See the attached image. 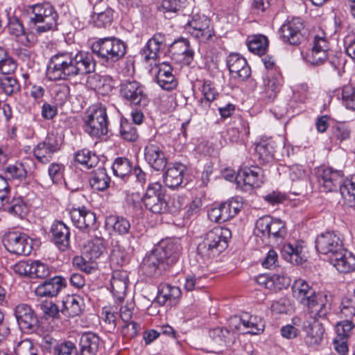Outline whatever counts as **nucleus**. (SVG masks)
I'll list each match as a JSON object with an SVG mask.
<instances>
[{
  "label": "nucleus",
  "mask_w": 355,
  "mask_h": 355,
  "mask_svg": "<svg viewBox=\"0 0 355 355\" xmlns=\"http://www.w3.org/2000/svg\"><path fill=\"white\" fill-rule=\"evenodd\" d=\"M8 32L10 35L20 39V42L27 45L29 42L27 37H25L24 28L22 23L16 17H10L8 24Z\"/></svg>",
  "instance_id": "49530a36"
},
{
  "label": "nucleus",
  "mask_w": 355,
  "mask_h": 355,
  "mask_svg": "<svg viewBox=\"0 0 355 355\" xmlns=\"http://www.w3.org/2000/svg\"><path fill=\"white\" fill-rule=\"evenodd\" d=\"M209 336L216 344L220 346L230 347L235 343L236 339V336L234 332L222 327L211 329L209 331Z\"/></svg>",
  "instance_id": "7c9ffc66"
},
{
  "label": "nucleus",
  "mask_w": 355,
  "mask_h": 355,
  "mask_svg": "<svg viewBox=\"0 0 355 355\" xmlns=\"http://www.w3.org/2000/svg\"><path fill=\"white\" fill-rule=\"evenodd\" d=\"M14 313L20 329L26 333H33L37 329L38 319L31 306L21 303L14 309Z\"/></svg>",
  "instance_id": "ddd939ff"
},
{
  "label": "nucleus",
  "mask_w": 355,
  "mask_h": 355,
  "mask_svg": "<svg viewBox=\"0 0 355 355\" xmlns=\"http://www.w3.org/2000/svg\"><path fill=\"white\" fill-rule=\"evenodd\" d=\"M31 278L44 279L47 277L50 274L49 266L40 261H32L31 263Z\"/></svg>",
  "instance_id": "bf43d9fd"
},
{
  "label": "nucleus",
  "mask_w": 355,
  "mask_h": 355,
  "mask_svg": "<svg viewBox=\"0 0 355 355\" xmlns=\"http://www.w3.org/2000/svg\"><path fill=\"white\" fill-rule=\"evenodd\" d=\"M268 39L262 35L252 36L248 42L249 50L257 55H263L265 53L268 47Z\"/></svg>",
  "instance_id": "de8ad7c7"
},
{
  "label": "nucleus",
  "mask_w": 355,
  "mask_h": 355,
  "mask_svg": "<svg viewBox=\"0 0 355 355\" xmlns=\"http://www.w3.org/2000/svg\"><path fill=\"white\" fill-rule=\"evenodd\" d=\"M7 250L12 254L28 256L32 251V240L25 233L12 232L3 238Z\"/></svg>",
  "instance_id": "9b49d317"
},
{
  "label": "nucleus",
  "mask_w": 355,
  "mask_h": 355,
  "mask_svg": "<svg viewBox=\"0 0 355 355\" xmlns=\"http://www.w3.org/2000/svg\"><path fill=\"white\" fill-rule=\"evenodd\" d=\"M171 51L173 55L183 56L185 63L189 64L193 60L194 53L190 49L189 42L187 40L174 42L171 46Z\"/></svg>",
  "instance_id": "79ce46f5"
},
{
  "label": "nucleus",
  "mask_w": 355,
  "mask_h": 355,
  "mask_svg": "<svg viewBox=\"0 0 355 355\" xmlns=\"http://www.w3.org/2000/svg\"><path fill=\"white\" fill-rule=\"evenodd\" d=\"M280 84L275 78H268L263 80V92L266 99L272 101L279 90Z\"/></svg>",
  "instance_id": "5fc2aeb1"
},
{
  "label": "nucleus",
  "mask_w": 355,
  "mask_h": 355,
  "mask_svg": "<svg viewBox=\"0 0 355 355\" xmlns=\"http://www.w3.org/2000/svg\"><path fill=\"white\" fill-rule=\"evenodd\" d=\"M330 263L340 272H350L355 270V256L345 248L329 258Z\"/></svg>",
  "instance_id": "cd10ccee"
},
{
  "label": "nucleus",
  "mask_w": 355,
  "mask_h": 355,
  "mask_svg": "<svg viewBox=\"0 0 355 355\" xmlns=\"http://www.w3.org/2000/svg\"><path fill=\"white\" fill-rule=\"evenodd\" d=\"M231 232L228 228L216 227L207 232L196 249V260L199 266L210 262L227 247Z\"/></svg>",
  "instance_id": "f03ea898"
},
{
  "label": "nucleus",
  "mask_w": 355,
  "mask_h": 355,
  "mask_svg": "<svg viewBox=\"0 0 355 355\" xmlns=\"http://www.w3.org/2000/svg\"><path fill=\"white\" fill-rule=\"evenodd\" d=\"M329 50L328 42L324 37L315 35L312 49L306 53L305 60L313 65H320L324 62Z\"/></svg>",
  "instance_id": "412c9836"
},
{
  "label": "nucleus",
  "mask_w": 355,
  "mask_h": 355,
  "mask_svg": "<svg viewBox=\"0 0 355 355\" xmlns=\"http://www.w3.org/2000/svg\"><path fill=\"white\" fill-rule=\"evenodd\" d=\"M75 160L88 169L96 166L99 162L97 155L87 149L78 151L75 155Z\"/></svg>",
  "instance_id": "a18cd8bd"
},
{
  "label": "nucleus",
  "mask_w": 355,
  "mask_h": 355,
  "mask_svg": "<svg viewBox=\"0 0 355 355\" xmlns=\"http://www.w3.org/2000/svg\"><path fill=\"white\" fill-rule=\"evenodd\" d=\"M107 243L101 236H94L84 246L85 252L89 254V259L100 257L106 252Z\"/></svg>",
  "instance_id": "c9c22d12"
},
{
  "label": "nucleus",
  "mask_w": 355,
  "mask_h": 355,
  "mask_svg": "<svg viewBox=\"0 0 355 355\" xmlns=\"http://www.w3.org/2000/svg\"><path fill=\"white\" fill-rule=\"evenodd\" d=\"M30 23L37 33H43L56 29L58 14L49 3L35 4L30 8Z\"/></svg>",
  "instance_id": "7ed1b4c3"
},
{
  "label": "nucleus",
  "mask_w": 355,
  "mask_h": 355,
  "mask_svg": "<svg viewBox=\"0 0 355 355\" xmlns=\"http://www.w3.org/2000/svg\"><path fill=\"white\" fill-rule=\"evenodd\" d=\"M120 134L128 141H135L138 137L137 128L127 120L121 121L120 125Z\"/></svg>",
  "instance_id": "13d9d810"
},
{
  "label": "nucleus",
  "mask_w": 355,
  "mask_h": 355,
  "mask_svg": "<svg viewBox=\"0 0 355 355\" xmlns=\"http://www.w3.org/2000/svg\"><path fill=\"white\" fill-rule=\"evenodd\" d=\"M241 320H243V326L249 329L246 334L258 335L264 330V322L259 316L245 313L241 315Z\"/></svg>",
  "instance_id": "e433bc0d"
},
{
  "label": "nucleus",
  "mask_w": 355,
  "mask_h": 355,
  "mask_svg": "<svg viewBox=\"0 0 355 355\" xmlns=\"http://www.w3.org/2000/svg\"><path fill=\"white\" fill-rule=\"evenodd\" d=\"M166 44V37L161 33H155L149 39L146 45L141 49L140 53L144 60L146 63L157 65V60L159 58V53Z\"/></svg>",
  "instance_id": "4468645a"
},
{
  "label": "nucleus",
  "mask_w": 355,
  "mask_h": 355,
  "mask_svg": "<svg viewBox=\"0 0 355 355\" xmlns=\"http://www.w3.org/2000/svg\"><path fill=\"white\" fill-rule=\"evenodd\" d=\"M281 252L282 257L292 264H302L306 259L303 242L284 244Z\"/></svg>",
  "instance_id": "bb28decb"
},
{
  "label": "nucleus",
  "mask_w": 355,
  "mask_h": 355,
  "mask_svg": "<svg viewBox=\"0 0 355 355\" xmlns=\"http://www.w3.org/2000/svg\"><path fill=\"white\" fill-rule=\"evenodd\" d=\"M166 267H168L166 263L154 248L144 259L141 265V271L147 277H155L159 276L163 270H166Z\"/></svg>",
  "instance_id": "6ab92c4d"
},
{
  "label": "nucleus",
  "mask_w": 355,
  "mask_h": 355,
  "mask_svg": "<svg viewBox=\"0 0 355 355\" xmlns=\"http://www.w3.org/2000/svg\"><path fill=\"white\" fill-rule=\"evenodd\" d=\"M303 21L300 17L287 19L279 28L280 40L286 44L299 46L304 40Z\"/></svg>",
  "instance_id": "6e6552de"
},
{
  "label": "nucleus",
  "mask_w": 355,
  "mask_h": 355,
  "mask_svg": "<svg viewBox=\"0 0 355 355\" xmlns=\"http://www.w3.org/2000/svg\"><path fill=\"white\" fill-rule=\"evenodd\" d=\"M342 103L348 110H355V86L348 84L341 89Z\"/></svg>",
  "instance_id": "6e6d98bb"
},
{
  "label": "nucleus",
  "mask_w": 355,
  "mask_h": 355,
  "mask_svg": "<svg viewBox=\"0 0 355 355\" xmlns=\"http://www.w3.org/2000/svg\"><path fill=\"white\" fill-rule=\"evenodd\" d=\"M89 83L92 87L102 94H108L114 87L113 80L109 76L94 74L89 77Z\"/></svg>",
  "instance_id": "58836bf2"
},
{
  "label": "nucleus",
  "mask_w": 355,
  "mask_h": 355,
  "mask_svg": "<svg viewBox=\"0 0 355 355\" xmlns=\"http://www.w3.org/2000/svg\"><path fill=\"white\" fill-rule=\"evenodd\" d=\"M120 96L132 105L144 107L148 104V98L144 86L136 80H125L119 86Z\"/></svg>",
  "instance_id": "0eeeda50"
},
{
  "label": "nucleus",
  "mask_w": 355,
  "mask_h": 355,
  "mask_svg": "<svg viewBox=\"0 0 355 355\" xmlns=\"http://www.w3.org/2000/svg\"><path fill=\"white\" fill-rule=\"evenodd\" d=\"M110 261L112 264L121 266L129 261V254L125 248L119 243L113 245L110 254Z\"/></svg>",
  "instance_id": "3c124183"
},
{
  "label": "nucleus",
  "mask_w": 355,
  "mask_h": 355,
  "mask_svg": "<svg viewBox=\"0 0 355 355\" xmlns=\"http://www.w3.org/2000/svg\"><path fill=\"white\" fill-rule=\"evenodd\" d=\"M342 171L331 168H324L319 171L318 182L320 189L324 192L336 191L344 181Z\"/></svg>",
  "instance_id": "2eb2a0df"
},
{
  "label": "nucleus",
  "mask_w": 355,
  "mask_h": 355,
  "mask_svg": "<svg viewBox=\"0 0 355 355\" xmlns=\"http://www.w3.org/2000/svg\"><path fill=\"white\" fill-rule=\"evenodd\" d=\"M340 309L341 313L345 317L354 316L355 314V296L343 297Z\"/></svg>",
  "instance_id": "0e129e2a"
},
{
  "label": "nucleus",
  "mask_w": 355,
  "mask_h": 355,
  "mask_svg": "<svg viewBox=\"0 0 355 355\" xmlns=\"http://www.w3.org/2000/svg\"><path fill=\"white\" fill-rule=\"evenodd\" d=\"M333 137L336 140L342 142L349 139L351 128L345 123H339L333 127Z\"/></svg>",
  "instance_id": "680f3d73"
},
{
  "label": "nucleus",
  "mask_w": 355,
  "mask_h": 355,
  "mask_svg": "<svg viewBox=\"0 0 355 355\" xmlns=\"http://www.w3.org/2000/svg\"><path fill=\"white\" fill-rule=\"evenodd\" d=\"M40 309L46 318H58L59 316V308L52 302L45 301L40 304Z\"/></svg>",
  "instance_id": "774afa93"
},
{
  "label": "nucleus",
  "mask_w": 355,
  "mask_h": 355,
  "mask_svg": "<svg viewBox=\"0 0 355 355\" xmlns=\"http://www.w3.org/2000/svg\"><path fill=\"white\" fill-rule=\"evenodd\" d=\"M59 150L60 144L58 138L51 133L48 134L45 139L34 148L33 154L38 162L47 164Z\"/></svg>",
  "instance_id": "dca6fc26"
},
{
  "label": "nucleus",
  "mask_w": 355,
  "mask_h": 355,
  "mask_svg": "<svg viewBox=\"0 0 355 355\" xmlns=\"http://www.w3.org/2000/svg\"><path fill=\"white\" fill-rule=\"evenodd\" d=\"M165 193L162 185L159 182L150 183L142 201L147 209L154 214H161L166 211Z\"/></svg>",
  "instance_id": "1a4fd4ad"
},
{
  "label": "nucleus",
  "mask_w": 355,
  "mask_h": 355,
  "mask_svg": "<svg viewBox=\"0 0 355 355\" xmlns=\"http://www.w3.org/2000/svg\"><path fill=\"white\" fill-rule=\"evenodd\" d=\"M89 182L94 189L103 191L109 187L110 178L103 167H99L93 172Z\"/></svg>",
  "instance_id": "ea45409f"
},
{
  "label": "nucleus",
  "mask_w": 355,
  "mask_h": 355,
  "mask_svg": "<svg viewBox=\"0 0 355 355\" xmlns=\"http://www.w3.org/2000/svg\"><path fill=\"white\" fill-rule=\"evenodd\" d=\"M107 110L101 104L92 106L85 118L84 130L90 136L100 138L108 132Z\"/></svg>",
  "instance_id": "39448f33"
},
{
  "label": "nucleus",
  "mask_w": 355,
  "mask_h": 355,
  "mask_svg": "<svg viewBox=\"0 0 355 355\" xmlns=\"http://www.w3.org/2000/svg\"><path fill=\"white\" fill-rule=\"evenodd\" d=\"M105 225L112 228L119 234H125L129 232L130 228V222L125 218L111 215L106 218Z\"/></svg>",
  "instance_id": "a19ab883"
},
{
  "label": "nucleus",
  "mask_w": 355,
  "mask_h": 355,
  "mask_svg": "<svg viewBox=\"0 0 355 355\" xmlns=\"http://www.w3.org/2000/svg\"><path fill=\"white\" fill-rule=\"evenodd\" d=\"M82 299L77 295H68L62 301L61 313L67 318H73L80 314Z\"/></svg>",
  "instance_id": "f704fd0d"
},
{
  "label": "nucleus",
  "mask_w": 355,
  "mask_h": 355,
  "mask_svg": "<svg viewBox=\"0 0 355 355\" xmlns=\"http://www.w3.org/2000/svg\"><path fill=\"white\" fill-rule=\"evenodd\" d=\"M286 234V229L284 223L279 219L272 218V223L268 236L269 242L279 243L284 240Z\"/></svg>",
  "instance_id": "c03bdc74"
},
{
  "label": "nucleus",
  "mask_w": 355,
  "mask_h": 355,
  "mask_svg": "<svg viewBox=\"0 0 355 355\" xmlns=\"http://www.w3.org/2000/svg\"><path fill=\"white\" fill-rule=\"evenodd\" d=\"M185 29L199 42H207L215 35L210 19L204 15H193L185 26Z\"/></svg>",
  "instance_id": "423d86ee"
},
{
  "label": "nucleus",
  "mask_w": 355,
  "mask_h": 355,
  "mask_svg": "<svg viewBox=\"0 0 355 355\" xmlns=\"http://www.w3.org/2000/svg\"><path fill=\"white\" fill-rule=\"evenodd\" d=\"M303 329L306 333L305 343L311 347L318 346L323 339L324 329L318 320H307L304 323Z\"/></svg>",
  "instance_id": "b1692460"
},
{
  "label": "nucleus",
  "mask_w": 355,
  "mask_h": 355,
  "mask_svg": "<svg viewBox=\"0 0 355 355\" xmlns=\"http://www.w3.org/2000/svg\"><path fill=\"white\" fill-rule=\"evenodd\" d=\"M271 223L272 218L269 216L259 218L255 224V235L261 237L263 239H268Z\"/></svg>",
  "instance_id": "4d7b16f0"
},
{
  "label": "nucleus",
  "mask_w": 355,
  "mask_h": 355,
  "mask_svg": "<svg viewBox=\"0 0 355 355\" xmlns=\"http://www.w3.org/2000/svg\"><path fill=\"white\" fill-rule=\"evenodd\" d=\"M255 150L263 162H269L273 159L275 148L270 141L260 142L256 146Z\"/></svg>",
  "instance_id": "864d4df0"
},
{
  "label": "nucleus",
  "mask_w": 355,
  "mask_h": 355,
  "mask_svg": "<svg viewBox=\"0 0 355 355\" xmlns=\"http://www.w3.org/2000/svg\"><path fill=\"white\" fill-rule=\"evenodd\" d=\"M70 216L73 225L83 231L93 228L95 225V214L84 206L71 209Z\"/></svg>",
  "instance_id": "5701e85b"
},
{
  "label": "nucleus",
  "mask_w": 355,
  "mask_h": 355,
  "mask_svg": "<svg viewBox=\"0 0 355 355\" xmlns=\"http://www.w3.org/2000/svg\"><path fill=\"white\" fill-rule=\"evenodd\" d=\"M186 166L175 163L169 166L164 174V182L166 187L174 189L181 185L183 181Z\"/></svg>",
  "instance_id": "c756f323"
},
{
  "label": "nucleus",
  "mask_w": 355,
  "mask_h": 355,
  "mask_svg": "<svg viewBox=\"0 0 355 355\" xmlns=\"http://www.w3.org/2000/svg\"><path fill=\"white\" fill-rule=\"evenodd\" d=\"M64 286V279L55 276L37 286L35 288V294L39 297H54Z\"/></svg>",
  "instance_id": "c85d7f7f"
},
{
  "label": "nucleus",
  "mask_w": 355,
  "mask_h": 355,
  "mask_svg": "<svg viewBox=\"0 0 355 355\" xmlns=\"http://www.w3.org/2000/svg\"><path fill=\"white\" fill-rule=\"evenodd\" d=\"M16 355H38L30 340L20 341L15 348Z\"/></svg>",
  "instance_id": "e2e57ef3"
},
{
  "label": "nucleus",
  "mask_w": 355,
  "mask_h": 355,
  "mask_svg": "<svg viewBox=\"0 0 355 355\" xmlns=\"http://www.w3.org/2000/svg\"><path fill=\"white\" fill-rule=\"evenodd\" d=\"M114 175L121 178H124L132 171V165L130 160L124 157L116 158L112 164Z\"/></svg>",
  "instance_id": "09e8293b"
},
{
  "label": "nucleus",
  "mask_w": 355,
  "mask_h": 355,
  "mask_svg": "<svg viewBox=\"0 0 355 355\" xmlns=\"http://www.w3.org/2000/svg\"><path fill=\"white\" fill-rule=\"evenodd\" d=\"M317 251L323 254H329V258L343 250V241L334 232H326L318 236L315 240Z\"/></svg>",
  "instance_id": "f8f14e48"
},
{
  "label": "nucleus",
  "mask_w": 355,
  "mask_h": 355,
  "mask_svg": "<svg viewBox=\"0 0 355 355\" xmlns=\"http://www.w3.org/2000/svg\"><path fill=\"white\" fill-rule=\"evenodd\" d=\"M168 266L174 265L179 259L182 247L178 239L161 241L155 248Z\"/></svg>",
  "instance_id": "f3484780"
},
{
  "label": "nucleus",
  "mask_w": 355,
  "mask_h": 355,
  "mask_svg": "<svg viewBox=\"0 0 355 355\" xmlns=\"http://www.w3.org/2000/svg\"><path fill=\"white\" fill-rule=\"evenodd\" d=\"M95 69L92 55L83 53L62 52L51 57L47 69L50 80H65L71 76L90 73Z\"/></svg>",
  "instance_id": "f257e3e1"
},
{
  "label": "nucleus",
  "mask_w": 355,
  "mask_h": 355,
  "mask_svg": "<svg viewBox=\"0 0 355 355\" xmlns=\"http://www.w3.org/2000/svg\"><path fill=\"white\" fill-rule=\"evenodd\" d=\"M52 241L60 251L64 252L69 248L70 231L62 221H55L51 227Z\"/></svg>",
  "instance_id": "393cba45"
},
{
  "label": "nucleus",
  "mask_w": 355,
  "mask_h": 355,
  "mask_svg": "<svg viewBox=\"0 0 355 355\" xmlns=\"http://www.w3.org/2000/svg\"><path fill=\"white\" fill-rule=\"evenodd\" d=\"M72 263L77 268L87 274L93 272L96 268V265L94 261L86 260L82 256H76L73 258Z\"/></svg>",
  "instance_id": "052dcab7"
},
{
  "label": "nucleus",
  "mask_w": 355,
  "mask_h": 355,
  "mask_svg": "<svg viewBox=\"0 0 355 355\" xmlns=\"http://www.w3.org/2000/svg\"><path fill=\"white\" fill-rule=\"evenodd\" d=\"M292 291L293 296L304 305L309 299L317 294L308 283L302 279H296L293 282Z\"/></svg>",
  "instance_id": "2f4dec72"
},
{
  "label": "nucleus",
  "mask_w": 355,
  "mask_h": 355,
  "mask_svg": "<svg viewBox=\"0 0 355 355\" xmlns=\"http://www.w3.org/2000/svg\"><path fill=\"white\" fill-rule=\"evenodd\" d=\"M20 89L17 80L13 76H5L0 78V92L7 96L17 93Z\"/></svg>",
  "instance_id": "603ef678"
},
{
  "label": "nucleus",
  "mask_w": 355,
  "mask_h": 355,
  "mask_svg": "<svg viewBox=\"0 0 355 355\" xmlns=\"http://www.w3.org/2000/svg\"><path fill=\"white\" fill-rule=\"evenodd\" d=\"M236 181L239 185L243 184L246 191L259 187L263 183L262 171L257 166L244 168L238 173Z\"/></svg>",
  "instance_id": "aec40b11"
},
{
  "label": "nucleus",
  "mask_w": 355,
  "mask_h": 355,
  "mask_svg": "<svg viewBox=\"0 0 355 355\" xmlns=\"http://www.w3.org/2000/svg\"><path fill=\"white\" fill-rule=\"evenodd\" d=\"M100 338L93 333L82 335L78 355H96L99 349Z\"/></svg>",
  "instance_id": "473e14b6"
},
{
  "label": "nucleus",
  "mask_w": 355,
  "mask_h": 355,
  "mask_svg": "<svg viewBox=\"0 0 355 355\" xmlns=\"http://www.w3.org/2000/svg\"><path fill=\"white\" fill-rule=\"evenodd\" d=\"M113 10L107 8L101 12H94L90 17L89 22L97 28H106L113 21Z\"/></svg>",
  "instance_id": "37998d69"
},
{
  "label": "nucleus",
  "mask_w": 355,
  "mask_h": 355,
  "mask_svg": "<svg viewBox=\"0 0 355 355\" xmlns=\"http://www.w3.org/2000/svg\"><path fill=\"white\" fill-rule=\"evenodd\" d=\"M92 52L103 62L112 64L126 53V45L122 40L109 37L101 38L94 42L92 46Z\"/></svg>",
  "instance_id": "20e7f679"
},
{
  "label": "nucleus",
  "mask_w": 355,
  "mask_h": 355,
  "mask_svg": "<svg viewBox=\"0 0 355 355\" xmlns=\"http://www.w3.org/2000/svg\"><path fill=\"white\" fill-rule=\"evenodd\" d=\"M181 295V290L179 287L168 284H161L158 287L157 302L164 305L167 302L170 304L175 303L177 299Z\"/></svg>",
  "instance_id": "72a5a7b5"
},
{
  "label": "nucleus",
  "mask_w": 355,
  "mask_h": 355,
  "mask_svg": "<svg viewBox=\"0 0 355 355\" xmlns=\"http://www.w3.org/2000/svg\"><path fill=\"white\" fill-rule=\"evenodd\" d=\"M226 63L232 78L239 81H244L250 77V67L246 60L240 54H230L227 58Z\"/></svg>",
  "instance_id": "a211bd4d"
},
{
  "label": "nucleus",
  "mask_w": 355,
  "mask_h": 355,
  "mask_svg": "<svg viewBox=\"0 0 355 355\" xmlns=\"http://www.w3.org/2000/svg\"><path fill=\"white\" fill-rule=\"evenodd\" d=\"M339 190L344 204L349 207L355 206V175L344 180Z\"/></svg>",
  "instance_id": "4c0bfd02"
},
{
  "label": "nucleus",
  "mask_w": 355,
  "mask_h": 355,
  "mask_svg": "<svg viewBox=\"0 0 355 355\" xmlns=\"http://www.w3.org/2000/svg\"><path fill=\"white\" fill-rule=\"evenodd\" d=\"M155 78L157 84L165 90H171L176 87L177 81L172 73V67L166 62L155 65Z\"/></svg>",
  "instance_id": "a878e982"
},
{
  "label": "nucleus",
  "mask_w": 355,
  "mask_h": 355,
  "mask_svg": "<svg viewBox=\"0 0 355 355\" xmlns=\"http://www.w3.org/2000/svg\"><path fill=\"white\" fill-rule=\"evenodd\" d=\"M9 214L24 218L28 212V208L21 197L14 198L9 203L6 209Z\"/></svg>",
  "instance_id": "8fccbe9b"
},
{
  "label": "nucleus",
  "mask_w": 355,
  "mask_h": 355,
  "mask_svg": "<svg viewBox=\"0 0 355 355\" xmlns=\"http://www.w3.org/2000/svg\"><path fill=\"white\" fill-rule=\"evenodd\" d=\"M110 284L113 295L117 296L118 299L121 300L126 289L125 282L116 278L114 275L111 279Z\"/></svg>",
  "instance_id": "69168bd1"
},
{
  "label": "nucleus",
  "mask_w": 355,
  "mask_h": 355,
  "mask_svg": "<svg viewBox=\"0 0 355 355\" xmlns=\"http://www.w3.org/2000/svg\"><path fill=\"white\" fill-rule=\"evenodd\" d=\"M57 355H78L75 345L71 342H63L54 347Z\"/></svg>",
  "instance_id": "338daca9"
},
{
  "label": "nucleus",
  "mask_w": 355,
  "mask_h": 355,
  "mask_svg": "<svg viewBox=\"0 0 355 355\" xmlns=\"http://www.w3.org/2000/svg\"><path fill=\"white\" fill-rule=\"evenodd\" d=\"M331 296L325 292L317 293L304 304L310 320L325 319L331 310Z\"/></svg>",
  "instance_id": "9d476101"
},
{
  "label": "nucleus",
  "mask_w": 355,
  "mask_h": 355,
  "mask_svg": "<svg viewBox=\"0 0 355 355\" xmlns=\"http://www.w3.org/2000/svg\"><path fill=\"white\" fill-rule=\"evenodd\" d=\"M144 158L148 165L157 171H162L167 163L163 150L155 142H149L145 146Z\"/></svg>",
  "instance_id": "4be33fe9"
}]
</instances>
